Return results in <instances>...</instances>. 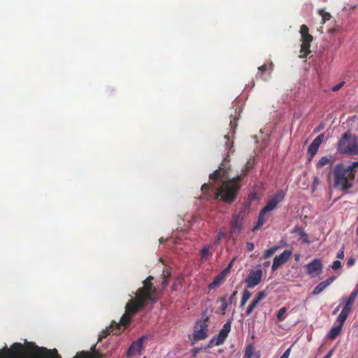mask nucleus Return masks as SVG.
<instances>
[{"mask_svg":"<svg viewBox=\"0 0 358 358\" xmlns=\"http://www.w3.org/2000/svg\"><path fill=\"white\" fill-rule=\"evenodd\" d=\"M153 279L154 278L150 275L143 281V286L135 293V299H130L127 303L125 313L121 317L120 322L117 323L113 321L110 325L99 335V341L110 334H120L130 324L131 315L143 308L147 301L155 303L158 300L156 296L157 288L152 283Z\"/></svg>","mask_w":358,"mask_h":358,"instance_id":"f257e3e1","label":"nucleus"},{"mask_svg":"<svg viewBox=\"0 0 358 358\" xmlns=\"http://www.w3.org/2000/svg\"><path fill=\"white\" fill-rule=\"evenodd\" d=\"M227 162V158L226 157L219 169L215 170L209 176L210 180L213 182L226 179V180L222 182L216 191L214 192L213 187L206 183L202 185L201 189L203 194L207 195V199L212 197V194L214 193L215 199L222 201L225 203L231 204L234 202L237 198L238 192L241 187L240 182L247 175L249 170V166L246 164L243 168L240 175L229 179L227 176V169L226 166Z\"/></svg>","mask_w":358,"mask_h":358,"instance_id":"f03ea898","label":"nucleus"},{"mask_svg":"<svg viewBox=\"0 0 358 358\" xmlns=\"http://www.w3.org/2000/svg\"><path fill=\"white\" fill-rule=\"evenodd\" d=\"M0 358H62L55 348L48 350L39 347L34 343L24 346L20 343H14L10 348L5 346L0 350Z\"/></svg>","mask_w":358,"mask_h":358,"instance_id":"7ed1b4c3","label":"nucleus"},{"mask_svg":"<svg viewBox=\"0 0 358 358\" xmlns=\"http://www.w3.org/2000/svg\"><path fill=\"white\" fill-rule=\"evenodd\" d=\"M357 166L358 162H355L350 166L337 164L334 170L335 187L343 191L351 188L355 178V169Z\"/></svg>","mask_w":358,"mask_h":358,"instance_id":"20e7f679","label":"nucleus"},{"mask_svg":"<svg viewBox=\"0 0 358 358\" xmlns=\"http://www.w3.org/2000/svg\"><path fill=\"white\" fill-rule=\"evenodd\" d=\"M357 295L358 286L353 290L348 298L345 296L342 297L341 303H344L345 306L336 319V322L338 324L333 327L328 334L329 339L334 340L341 334L342 327L351 312V307L354 304Z\"/></svg>","mask_w":358,"mask_h":358,"instance_id":"39448f33","label":"nucleus"},{"mask_svg":"<svg viewBox=\"0 0 358 358\" xmlns=\"http://www.w3.org/2000/svg\"><path fill=\"white\" fill-rule=\"evenodd\" d=\"M337 150L341 154L358 155V138L350 131L345 132L337 143Z\"/></svg>","mask_w":358,"mask_h":358,"instance_id":"423d86ee","label":"nucleus"},{"mask_svg":"<svg viewBox=\"0 0 358 358\" xmlns=\"http://www.w3.org/2000/svg\"><path fill=\"white\" fill-rule=\"evenodd\" d=\"M299 33L301 42L299 57L304 58L310 52V46L313 38L309 34L308 27L305 24L301 26Z\"/></svg>","mask_w":358,"mask_h":358,"instance_id":"0eeeda50","label":"nucleus"},{"mask_svg":"<svg viewBox=\"0 0 358 358\" xmlns=\"http://www.w3.org/2000/svg\"><path fill=\"white\" fill-rule=\"evenodd\" d=\"M208 320L209 317L206 316L196 322L192 334L194 341L204 340L208 337Z\"/></svg>","mask_w":358,"mask_h":358,"instance_id":"6e6552de","label":"nucleus"},{"mask_svg":"<svg viewBox=\"0 0 358 358\" xmlns=\"http://www.w3.org/2000/svg\"><path fill=\"white\" fill-rule=\"evenodd\" d=\"M231 323L230 320H228L222 327V329L220 331L218 335L213 336L208 344V348H210L214 345L219 346L222 345L227 339L229 333L231 331Z\"/></svg>","mask_w":358,"mask_h":358,"instance_id":"1a4fd4ad","label":"nucleus"},{"mask_svg":"<svg viewBox=\"0 0 358 358\" xmlns=\"http://www.w3.org/2000/svg\"><path fill=\"white\" fill-rule=\"evenodd\" d=\"M285 198V193L280 190L276 194L268 197L266 205L262 208L267 213L273 210Z\"/></svg>","mask_w":358,"mask_h":358,"instance_id":"9d476101","label":"nucleus"},{"mask_svg":"<svg viewBox=\"0 0 358 358\" xmlns=\"http://www.w3.org/2000/svg\"><path fill=\"white\" fill-rule=\"evenodd\" d=\"M262 271L261 269L251 271L245 279L247 286L249 288H253L259 285L262 280Z\"/></svg>","mask_w":358,"mask_h":358,"instance_id":"9b49d317","label":"nucleus"},{"mask_svg":"<svg viewBox=\"0 0 358 358\" xmlns=\"http://www.w3.org/2000/svg\"><path fill=\"white\" fill-rule=\"evenodd\" d=\"M147 339V336H143L137 341L133 342L129 348L127 353V357H131L135 354L141 355L143 348V343Z\"/></svg>","mask_w":358,"mask_h":358,"instance_id":"f8f14e48","label":"nucleus"},{"mask_svg":"<svg viewBox=\"0 0 358 358\" xmlns=\"http://www.w3.org/2000/svg\"><path fill=\"white\" fill-rule=\"evenodd\" d=\"M243 217L241 213L233 216V219L231 221V229L230 233L231 234H238L242 229Z\"/></svg>","mask_w":358,"mask_h":358,"instance_id":"ddd939ff","label":"nucleus"},{"mask_svg":"<svg viewBox=\"0 0 358 358\" xmlns=\"http://www.w3.org/2000/svg\"><path fill=\"white\" fill-rule=\"evenodd\" d=\"M290 255V250H285L279 256H276L273 259L272 270L273 271L277 270L281 265L288 260Z\"/></svg>","mask_w":358,"mask_h":358,"instance_id":"4468645a","label":"nucleus"},{"mask_svg":"<svg viewBox=\"0 0 358 358\" xmlns=\"http://www.w3.org/2000/svg\"><path fill=\"white\" fill-rule=\"evenodd\" d=\"M324 138V134H321L318 135L313 141L310 143V145L308 147V153L311 157H313L317 152L318 151V149L322 144L323 140Z\"/></svg>","mask_w":358,"mask_h":358,"instance_id":"2eb2a0df","label":"nucleus"},{"mask_svg":"<svg viewBox=\"0 0 358 358\" xmlns=\"http://www.w3.org/2000/svg\"><path fill=\"white\" fill-rule=\"evenodd\" d=\"M273 69V64L271 62L268 64H263L258 68V73L256 76V78H260L263 80H266V78H264V73L268 72L270 76Z\"/></svg>","mask_w":358,"mask_h":358,"instance_id":"dca6fc26","label":"nucleus"},{"mask_svg":"<svg viewBox=\"0 0 358 358\" xmlns=\"http://www.w3.org/2000/svg\"><path fill=\"white\" fill-rule=\"evenodd\" d=\"M322 268V264L320 259H315L307 265V269L309 273L316 272H321Z\"/></svg>","mask_w":358,"mask_h":358,"instance_id":"f3484780","label":"nucleus"},{"mask_svg":"<svg viewBox=\"0 0 358 358\" xmlns=\"http://www.w3.org/2000/svg\"><path fill=\"white\" fill-rule=\"evenodd\" d=\"M335 280V277H330L325 281L319 283L313 289V294L317 295L320 294L327 287H328Z\"/></svg>","mask_w":358,"mask_h":358,"instance_id":"a211bd4d","label":"nucleus"},{"mask_svg":"<svg viewBox=\"0 0 358 358\" xmlns=\"http://www.w3.org/2000/svg\"><path fill=\"white\" fill-rule=\"evenodd\" d=\"M266 213H267V212L266 210H264V209H262V210L260 211V213L259 214L257 224L252 228V231H257L266 222V221L268 219V217L266 216Z\"/></svg>","mask_w":358,"mask_h":358,"instance_id":"6ab92c4d","label":"nucleus"},{"mask_svg":"<svg viewBox=\"0 0 358 358\" xmlns=\"http://www.w3.org/2000/svg\"><path fill=\"white\" fill-rule=\"evenodd\" d=\"M292 233L297 236L302 243H309L307 234L301 228L295 227Z\"/></svg>","mask_w":358,"mask_h":358,"instance_id":"aec40b11","label":"nucleus"},{"mask_svg":"<svg viewBox=\"0 0 358 358\" xmlns=\"http://www.w3.org/2000/svg\"><path fill=\"white\" fill-rule=\"evenodd\" d=\"M224 280V278L221 276L220 274H218L217 276L215 277L213 279V281L208 285V288L210 289H213L215 287L220 286V285Z\"/></svg>","mask_w":358,"mask_h":358,"instance_id":"412c9836","label":"nucleus"},{"mask_svg":"<svg viewBox=\"0 0 358 358\" xmlns=\"http://www.w3.org/2000/svg\"><path fill=\"white\" fill-rule=\"evenodd\" d=\"M251 296L252 294L250 291H248L246 289H244L242 294L240 306H244L246 304L247 301L249 300V299L251 297Z\"/></svg>","mask_w":358,"mask_h":358,"instance_id":"4be33fe9","label":"nucleus"},{"mask_svg":"<svg viewBox=\"0 0 358 358\" xmlns=\"http://www.w3.org/2000/svg\"><path fill=\"white\" fill-rule=\"evenodd\" d=\"M244 358H257L254 354V348L252 345H249L246 347Z\"/></svg>","mask_w":358,"mask_h":358,"instance_id":"5701e85b","label":"nucleus"},{"mask_svg":"<svg viewBox=\"0 0 358 358\" xmlns=\"http://www.w3.org/2000/svg\"><path fill=\"white\" fill-rule=\"evenodd\" d=\"M210 245H206L201 249V257L202 259H206L212 255V253L210 252Z\"/></svg>","mask_w":358,"mask_h":358,"instance_id":"b1692460","label":"nucleus"},{"mask_svg":"<svg viewBox=\"0 0 358 358\" xmlns=\"http://www.w3.org/2000/svg\"><path fill=\"white\" fill-rule=\"evenodd\" d=\"M258 304H259V302H257V301L253 299V301H252L250 305L246 309V311H245L246 315L247 316L250 315L252 314V313L253 312L254 309L258 306Z\"/></svg>","mask_w":358,"mask_h":358,"instance_id":"393cba45","label":"nucleus"},{"mask_svg":"<svg viewBox=\"0 0 358 358\" xmlns=\"http://www.w3.org/2000/svg\"><path fill=\"white\" fill-rule=\"evenodd\" d=\"M220 301L222 303V306L220 307V311H221V313L222 315H224L225 313H226V310H227V308L228 307V303L229 302L227 303V299H226V296H223L220 299Z\"/></svg>","mask_w":358,"mask_h":358,"instance_id":"a878e982","label":"nucleus"},{"mask_svg":"<svg viewBox=\"0 0 358 358\" xmlns=\"http://www.w3.org/2000/svg\"><path fill=\"white\" fill-rule=\"evenodd\" d=\"M278 250V247H272L268 250H266L264 254V257L265 259H268L271 257Z\"/></svg>","mask_w":358,"mask_h":358,"instance_id":"bb28decb","label":"nucleus"},{"mask_svg":"<svg viewBox=\"0 0 358 358\" xmlns=\"http://www.w3.org/2000/svg\"><path fill=\"white\" fill-rule=\"evenodd\" d=\"M319 14L322 17L323 23H324L326 21L329 20L331 17V14L327 12H325L324 10H320Z\"/></svg>","mask_w":358,"mask_h":358,"instance_id":"cd10ccee","label":"nucleus"},{"mask_svg":"<svg viewBox=\"0 0 358 358\" xmlns=\"http://www.w3.org/2000/svg\"><path fill=\"white\" fill-rule=\"evenodd\" d=\"M162 276H163V282L162 283V287L163 288H166L169 284V277L170 276V273H168V272H165L164 271H163V273H162Z\"/></svg>","mask_w":358,"mask_h":358,"instance_id":"c85d7f7f","label":"nucleus"},{"mask_svg":"<svg viewBox=\"0 0 358 358\" xmlns=\"http://www.w3.org/2000/svg\"><path fill=\"white\" fill-rule=\"evenodd\" d=\"M329 162H330V159L327 157H326V156L322 157L320 159V161H319V162L317 164V166L318 167H322L324 165H327V164H329Z\"/></svg>","mask_w":358,"mask_h":358,"instance_id":"c756f323","label":"nucleus"},{"mask_svg":"<svg viewBox=\"0 0 358 358\" xmlns=\"http://www.w3.org/2000/svg\"><path fill=\"white\" fill-rule=\"evenodd\" d=\"M287 308L285 307L281 308L278 314H277V318L279 321H282L284 319V315L286 313Z\"/></svg>","mask_w":358,"mask_h":358,"instance_id":"7c9ffc66","label":"nucleus"},{"mask_svg":"<svg viewBox=\"0 0 358 358\" xmlns=\"http://www.w3.org/2000/svg\"><path fill=\"white\" fill-rule=\"evenodd\" d=\"M266 296V291H261L257 293L256 297L254 299L255 300L257 301V302H260L262 300H263Z\"/></svg>","mask_w":358,"mask_h":358,"instance_id":"2f4dec72","label":"nucleus"},{"mask_svg":"<svg viewBox=\"0 0 358 358\" xmlns=\"http://www.w3.org/2000/svg\"><path fill=\"white\" fill-rule=\"evenodd\" d=\"M238 120V118L236 117V116H234L233 117V120H230L229 126L231 127V129L233 131V132H234V129L237 127L236 122H237Z\"/></svg>","mask_w":358,"mask_h":358,"instance_id":"473e14b6","label":"nucleus"},{"mask_svg":"<svg viewBox=\"0 0 358 358\" xmlns=\"http://www.w3.org/2000/svg\"><path fill=\"white\" fill-rule=\"evenodd\" d=\"M341 267V262L339 260H335L331 266L334 270H337Z\"/></svg>","mask_w":358,"mask_h":358,"instance_id":"72a5a7b5","label":"nucleus"},{"mask_svg":"<svg viewBox=\"0 0 358 358\" xmlns=\"http://www.w3.org/2000/svg\"><path fill=\"white\" fill-rule=\"evenodd\" d=\"M238 294L237 291H235L232 293V294L229 297L228 302L229 303L231 304L235 302L236 296Z\"/></svg>","mask_w":358,"mask_h":358,"instance_id":"f704fd0d","label":"nucleus"},{"mask_svg":"<svg viewBox=\"0 0 358 358\" xmlns=\"http://www.w3.org/2000/svg\"><path fill=\"white\" fill-rule=\"evenodd\" d=\"M344 84H345V82H343V81L339 83L338 85H336L332 87V90L334 92L339 90L344 85Z\"/></svg>","mask_w":358,"mask_h":358,"instance_id":"c9c22d12","label":"nucleus"},{"mask_svg":"<svg viewBox=\"0 0 358 358\" xmlns=\"http://www.w3.org/2000/svg\"><path fill=\"white\" fill-rule=\"evenodd\" d=\"M229 268H224L219 274L222 276L224 279L226 276L229 273Z\"/></svg>","mask_w":358,"mask_h":358,"instance_id":"e433bc0d","label":"nucleus"},{"mask_svg":"<svg viewBox=\"0 0 358 358\" xmlns=\"http://www.w3.org/2000/svg\"><path fill=\"white\" fill-rule=\"evenodd\" d=\"M336 257L338 259H343L344 258V246L341 248V249L338 252Z\"/></svg>","mask_w":358,"mask_h":358,"instance_id":"4c0bfd02","label":"nucleus"},{"mask_svg":"<svg viewBox=\"0 0 358 358\" xmlns=\"http://www.w3.org/2000/svg\"><path fill=\"white\" fill-rule=\"evenodd\" d=\"M291 352V347L287 348L280 358H289V353Z\"/></svg>","mask_w":358,"mask_h":358,"instance_id":"58836bf2","label":"nucleus"},{"mask_svg":"<svg viewBox=\"0 0 358 358\" xmlns=\"http://www.w3.org/2000/svg\"><path fill=\"white\" fill-rule=\"evenodd\" d=\"M246 246L248 251H252L255 248L254 244L251 242H248Z\"/></svg>","mask_w":358,"mask_h":358,"instance_id":"ea45409f","label":"nucleus"},{"mask_svg":"<svg viewBox=\"0 0 358 358\" xmlns=\"http://www.w3.org/2000/svg\"><path fill=\"white\" fill-rule=\"evenodd\" d=\"M225 236V234L224 232L222 231H220L218 234H217V242H219L223 237H224Z\"/></svg>","mask_w":358,"mask_h":358,"instance_id":"a19ab883","label":"nucleus"},{"mask_svg":"<svg viewBox=\"0 0 358 358\" xmlns=\"http://www.w3.org/2000/svg\"><path fill=\"white\" fill-rule=\"evenodd\" d=\"M355 259L354 258H350L348 260L347 264L348 266H352L355 264Z\"/></svg>","mask_w":358,"mask_h":358,"instance_id":"79ce46f5","label":"nucleus"},{"mask_svg":"<svg viewBox=\"0 0 358 358\" xmlns=\"http://www.w3.org/2000/svg\"><path fill=\"white\" fill-rule=\"evenodd\" d=\"M334 353V350H331L324 358H331Z\"/></svg>","mask_w":358,"mask_h":358,"instance_id":"37998d69","label":"nucleus"},{"mask_svg":"<svg viewBox=\"0 0 358 358\" xmlns=\"http://www.w3.org/2000/svg\"><path fill=\"white\" fill-rule=\"evenodd\" d=\"M235 260V258L229 263V264L226 267V268H229V271L231 270L232 266H233V263H234V261Z\"/></svg>","mask_w":358,"mask_h":358,"instance_id":"c03bdc74","label":"nucleus"},{"mask_svg":"<svg viewBox=\"0 0 358 358\" xmlns=\"http://www.w3.org/2000/svg\"><path fill=\"white\" fill-rule=\"evenodd\" d=\"M336 31V29H334V28L330 29H329V31H328V32H329V34H334Z\"/></svg>","mask_w":358,"mask_h":358,"instance_id":"a18cd8bd","label":"nucleus"},{"mask_svg":"<svg viewBox=\"0 0 358 358\" xmlns=\"http://www.w3.org/2000/svg\"><path fill=\"white\" fill-rule=\"evenodd\" d=\"M340 308V306H338L334 311H333V314H336L338 310Z\"/></svg>","mask_w":358,"mask_h":358,"instance_id":"49530a36","label":"nucleus"},{"mask_svg":"<svg viewBox=\"0 0 358 358\" xmlns=\"http://www.w3.org/2000/svg\"><path fill=\"white\" fill-rule=\"evenodd\" d=\"M299 259V255L296 254V255H295V259H296V260H298Z\"/></svg>","mask_w":358,"mask_h":358,"instance_id":"de8ad7c7","label":"nucleus"},{"mask_svg":"<svg viewBox=\"0 0 358 358\" xmlns=\"http://www.w3.org/2000/svg\"><path fill=\"white\" fill-rule=\"evenodd\" d=\"M269 264H270V262H265V263H264V266H269Z\"/></svg>","mask_w":358,"mask_h":358,"instance_id":"09e8293b","label":"nucleus"},{"mask_svg":"<svg viewBox=\"0 0 358 358\" xmlns=\"http://www.w3.org/2000/svg\"><path fill=\"white\" fill-rule=\"evenodd\" d=\"M171 288H172V289H173V290H175V288H176L175 285H172V287H171Z\"/></svg>","mask_w":358,"mask_h":358,"instance_id":"8fccbe9b","label":"nucleus"},{"mask_svg":"<svg viewBox=\"0 0 358 358\" xmlns=\"http://www.w3.org/2000/svg\"><path fill=\"white\" fill-rule=\"evenodd\" d=\"M315 183H318V179L317 178H315Z\"/></svg>","mask_w":358,"mask_h":358,"instance_id":"3c124183","label":"nucleus"},{"mask_svg":"<svg viewBox=\"0 0 358 358\" xmlns=\"http://www.w3.org/2000/svg\"><path fill=\"white\" fill-rule=\"evenodd\" d=\"M224 137H225V138L227 139V141H229V137L227 136H225Z\"/></svg>","mask_w":358,"mask_h":358,"instance_id":"603ef678","label":"nucleus"},{"mask_svg":"<svg viewBox=\"0 0 358 358\" xmlns=\"http://www.w3.org/2000/svg\"><path fill=\"white\" fill-rule=\"evenodd\" d=\"M196 353H197V351H195L194 356H196Z\"/></svg>","mask_w":358,"mask_h":358,"instance_id":"864d4df0","label":"nucleus"},{"mask_svg":"<svg viewBox=\"0 0 358 358\" xmlns=\"http://www.w3.org/2000/svg\"><path fill=\"white\" fill-rule=\"evenodd\" d=\"M357 234L358 235V227H357Z\"/></svg>","mask_w":358,"mask_h":358,"instance_id":"5fc2aeb1","label":"nucleus"}]
</instances>
